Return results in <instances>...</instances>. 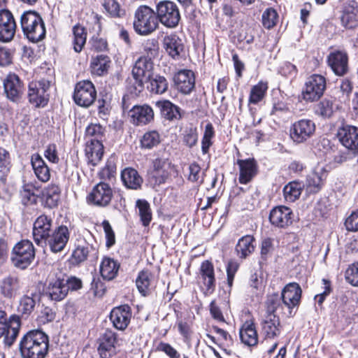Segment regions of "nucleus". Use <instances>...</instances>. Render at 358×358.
I'll use <instances>...</instances> for the list:
<instances>
[{"mask_svg":"<svg viewBox=\"0 0 358 358\" xmlns=\"http://www.w3.org/2000/svg\"><path fill=\"white\" fill-rule=\"evenodd\" d=\"M70 237V232L67 227L61 225L56 228L46 240L50 250L57 253L65 248Z\"/></svg>","mask_w":358,"mask_h":358,"instance_id":"nucleus-16","label":"nucleus"},{"mask_svg":"<svg viewBox=\"0 0 358 358\" xmlns=\"http://www.w3.org/2000/svg\"><path fill=\"white\" fill-rule=\"evenodd\" d=\"M157 17L163 25L169 28L176 27L180 19L179 9L173 1H159L157 5Z\"/></svg>","mask_w":358,"mask_h":358,"instance_id":"nucleus-6","label":"nucleus"},{"mask_svg":"<svg viewBox=\"0 0 358 358\" xmlns=\"http://www.w3.org/2000/svg\"><path fill=\"white\" fill-rule=\"evenodd\" d=\"M48 293L52 300L61 301L64 299L68 294L64 280L58 278L50 282Z\"/></svg>","mask_w":358,"mask_h":358,"instance_id":"nucleus-35","label":"nucleus"},{"mask_svg":"<svg viewBox=\"0 0 358 358\" xmlns=\"http://www.w3.org/2000/svg\"><path fill=\"white\" fill-rule=\"evenodd\" d=\"M131 122L136 125H145L154 118V111L148 105L134 106L129 110Z\"/></svg>","mask_w":358,"mask_h":358,"instance_id":"nucleus-23","label":"nucleus"},{"mask_svg":"<svg viewBox=\"0 0 358 358\" xmlns=\"http://www.w3.org/2000/svg\"><path fill=\"white\" fill-rule=\"evenodd\" d=\"M103 6L112 17H122L125 15V9L117 1H104Z\"/></svg>","mask_w":358,"mask_h":358,"instance_id":"nucleus-55","label":"nucleus"},{"mask_svg":"<svg viewBox=\"0 0 358 358\" xmlns=\"http://www.w3.org/2000/svg\"><path fill=\"white\" fill-rule=\"evenodd\" d=\"M335 110V106L332 101L324 99L317 104L315 113L317 115L324 117H330Z\"/></svg>","mask_w":358,"mask_h":358,"instance_id":"nucleus-51","label":"nucleus"},{"mask_svg":"<svg viewBox=\"0 0 358 358\" xmlns=\"http://www.w3.org/2000/svg\"><path fill=\"white\" fill-rule=\"evenodd\" d=\"M200 274L207 290L213 291L215 287V278L213 264L209 261L203 262L201 265Z\"/></svg>","mask_w":358,"mask_h":358,"instance_id":"nucleus-36","label":"nucleus"},{"mask_svg":"<svg viewBox=\"0 0 358 358\" xmlns=\"http://www.w3.org/2000/svg\"><path fill=\"white\" fill-rule=\"evenodd\" d=\"M106 129L99 123H92L85 129V136L90 140L102 142L105 137Z\"/></svg>","mask_w":358,"mask_h":358,"instance_id":"nucleus-48","label":"nucleus"},{"mask_svg":"<svg viewBox=\"0 0 358 358\" xmlns=\"http://www.w3.org/2000/svg\"><path fill=\"white\" fill-rule=\"evenodd\" d=\"M16 30V24L12 13L8 10H0V41L8 42L13 39Z\"/></svg>","mask_w":358,"mask_h":358,"instance_id":"nucleus-17","label":"nucleus"},{"mask_svg":"<svg viewBox=\"0 0 358 358\" xmlns=\"http://www.w3.org/2000/svg\"><path fill=\"white\" fill-rule=\"evenodd\" d=\"M255 239L253 236L246 235L240 238L236 246V251L238 256L245 258L255 250Z\"/></svg>","mask_w":358,"mask_h":358,"instance_id":"nucleus-41","label":"nucleus"},{"mask_svg":"<svg viewBox=\"0 0 358 358\" xmlns=\"http://www.w3.org/2000/svg\"><path fill=\"white\" fill-rule=\"evenodd\" d=\"M326 87L325 78L318 74L310 76L305 83L302 90V97L307 101L318 100Z\"/></svg>","mask_w":358,"mask_h":358,"instance_id":"nucleus-8","label":"nucleus"},{"mask_svg":"<svg viewBox=\"0 0 358 358\" xmlns=\"http://www.w3.org/2000/svg\"><path fill=\"white\" fill-rule=\"evenodd\" d=\"M166 52L173 58L178 57L183 50V43L176 34L166 36L163 41Z\"/></svg>","mask_w":358,"mask_h":358,"instance_id":"nucleus-31","label":"nucleus"},{"mask_svg":"<svg viewBox=\"0 0 358 358\" xmlns=\"http://www.w3.org/2000/svg\"><path fill=\"white\" fill-rule=\"evenodd\" d=\"M326 178V172L322 166H317L308 176L306 179V189L310 193L317 192L322 185Z\"/></svg>","mask_w":358,"mask_h":358,"instance_id":"nucleus-26","label":"nucleus"},{"mask_svg":"<svg viewBox=\"0 0 358 358\" xmlns=\"http://www.w3.org/2000/svg\"><path fill=\"white\" fill-rule=\"evenodd\" d=\"M73 49L76 52H80L86 43L87 32L85 29L80 24H76L73 28Z\"/></svg>","mask_w":358,"mask_h":358,"instance_id":"nucleus-44","label":"nucleus"},{"mask_svg":"<svg viewBox=\"0 0 358 358\" xmlns=\"http://www.w3.org/2000/svg\"><path fill=\"white\" fill-rule=\"evenodd\" d=\"M4 92L6 96L13 101H17L24 92V86L19 77L10 73L3 80Z\"/></svg>","mask_w":358,"mask_h":358,"instance_id":"nucleus-22","label":"nucleus"},{"mask_svg":"<svg viewBox=\"0 0 358 358\" xmlns=\"http://www.w3.org/2000/svg\"><path fill=\"white\" fill-rule=\"evenodd\" d=\"M19 289L18 279L14 276H7L0 282V291L6 298L13 297Z\"/></svg>","mask_w":358,"mask_h":358,"instance_id":"nucleus-39","label":"nucleus"},{"mask_svg":"<svg viewBox=\"0 0 358 358\" xmlns=\"http://www.w3.org/2000/svg\"><path fill=\"white\" fill-rule=\"evenodd\" d=\"M20 320L17 315H12L7 321L6 313L0 310V338H3L4 343L10 346L18 335Z\"/></svg>","mask_w":358,"mask_h":358,"instance_id":"nucleus-7","label":"nucleus"},{"mask_svg":"<svg viewBox=\"0 0 358 358\" xmlns=\"http://www.w3.org/2000/svg\"><path fill=\"white\" fill-rule=\"evenodd\" d=\"M110 64V59L108 56L97 55L92 59L90 63L91 73L96 76H102L107 73Z\"/></svg>","mask_w":358,"mask_h":358,"instance_id":"nucleus-37","label":"nucleus"},{"mask_svg":"<svg viewBox=\"0 0 358 358\" xmlns=\"http://www.w3.org/2000/svg\"><path fill=\"white\" fill-rule=\"evenodd\" d=\"M156 106L160 109L162 115L168 120H171L180 117L178 107L168 100L157 101Z\"/></svg>","mask_w":358,"mask_h":358,"instance_id":"nucleus-42","label":"nucleus"},{"mask_svg":"<svg viewBox=\"0 0 358 358\" xmlns=\"http://www.w3.org/2000/svg\"><path fill=\"white\" fill-rule=\"evenodd\" d=\"M198 141V133L196 128L190 127L185 130L184 142L189 148L195 145Z\"/></svg>","mask_w":358,"mask_h":358,"instance_id":"nucleus-59","label":"nucleus"},{"mask_svg":"<svg viewBox=\"0 0 358 358\" xmlns=\"http://www.w3.org/2000/svg\"><path fill=\"white\" fill-rule=\"evenodd\" d=\"M294 213L286 206H280L273 208L269 215L271 224L279 228H285L292 224Z\"/></svg>","mask_w":358,"mask_h":358,"instance_id":"nucleus-18","label":"nucleus"},{"mask_svg":"<svg viewBox=\"0 0 358 358\" xmlns=\"http://www.w3.org/2000/svg\"><path fill=\"white\" fill-rule=\"evenodd\" d=\"M96 91L93 83L90 80L78 82L73 94V99L76 104L82 107H89L95 101Z\"/></svg>","mask_w":358,"mask_h":358,"instance_id":"nucleus-9","label":"nucleus"},{"mask_svg":"<svg viewBox=\"0 0 358 358\" xmlns=\"http://www.w3.org/2000/svg\"><path fill=\"white\" fill-rule=\"evenodd\" d=\"M136 206L138 209V215L144 227L150 224L152 216L149 203L144 199H138L136 202Z\"/></svg>","mask_w":358,"mask_h":358,"instance_id":"nucleus-43","label":"nucleus"},{"mask_svg":"<svg viewBox=\"0 0 358 358\" xmlns=\"http://www.w3.org/2000/svg\"><path fill=\"white\" fill-rule=\"evenodd\" d=\"M121 179L124 186L128 189H140L143 183V178L137 171L132 168L124 169L121 173Z\"/></svg>","mask_w":358,"mask_h":358,"instance_id":"nucleus-32","label":"nucleus"},{"mask_svg":"<svg viewBox=\"0 0 358 358\" xmlns=\"http://www.w3.org/2000/svg\"><path fill=\"white\" fill-rule=\"evenodd\" d=\"M50 83L46 80L32 81L29 85L28 97L29 102L36 107L44 106L48 103V90Z\"/></svg>","mask_w":358,"mask_h":358,"instance_id":"nucleus-10","label":"nucleus"},{"mask_svg":"<svg viewBox=\"0 0 358 358\" xmlns=\"http://www.w3.org/2000/svg\"><path fill=\"white\" fill-rule=\"evenodd\" d=\"M210 313L213 318L217 322H225L223 314L220 310V307L215 301H213L210 304Z\"/></svg>","mask_w":358,"mask_h":358,"instance_id":"nucleus-63","label":"nucleus"},{"mask_svg":"<svg viewBox=\"0 0 358 358\" xmlns=\"http://www.w3.org/2000/svg\"><path fill=\"white\" fill-rule=\"evenodd\" d=\"M345 280L352 286L358 287V262L348 266L345 271Z\"/></svg>","mask_w":358,"mask_h":358,"instance_id":"nucleus-56","label":"nucleus"},{"mask_svg":"<svg viewBox=\"0 0 358 358\" xmlns=\"http://www.w3.org/2000/svg\"><path fill=\"white\" fill-rule=\"evenodd\" d=\"M136 287L143 296H146L153 287V275L148 270L139 272L136 280Z\"/></svg>","mask_w":358,"mask_h":358,"instance_id":"nucleus-38","label":"nucleus"},{"mask_svg":"<svg viewBox=\"0 0 358 358\" xmlns=\"http://www.w3.org/2000/svg\"><path fill=\"white\" fill-rule=\"evenodd\" d=\"M24 35L33 43L42 41L46 34L45 23L42 17L35 11L24 12L20 19Z\"/></svg>","mask_w":358,"mask_h":358,"instance_id":"nucleus-2","label":"nucleus"},{"mask_svg":"<svg viewBox=\"0 0 358 358\" xmlns=\"http://www.w3.org/2000/svg\"><path fill=\"white\" fill-rule=\"evenodd\" d=\"M150 85L148 86L149 90L155 94H163L168 88V83L166 78L161 76H155V78H151Z\"/></svg>","mask_w":358,"mask_h":358,"instance_id":"nucleus-49","label":"nucleus"},{"mask_svg":"<svg viewBox=\"0 0 358 358\" xmlns=\"http://www.w3.org/2000/svg\"><path fill=\"white\" fill-rule=\"evenodd\" d=\"M45 157L48 160L52 163H58L59 157L57 155V147L55 144L49 145L44 153Z\"/></svg>","mask_w":358,"mask_h":358,"instance_id":"nucleus-64","label":"nucleus"},{"mask_svg":"<svg viewBox=\"0 0 358 358\" xmlns=\"http://www.w3.org/2000/svg\"><path fill=\"white\" fill-rule=\"evenodd\" d=\"M38 191L37 187L32 182H24L20 192L22 201L24 204L34 203L37 201L36 192Z\"/></svg>","mask_w":358,"mask_h":358,"instance_id":"nucleus-46","label":"nucleus"},{"mask_svg":"<svg viewBox=\"0 0 358 358\" xmlns=\"http://www.w3.org/2000/svg\"><path fill=\"white\" fill-rule=\"evenodd\" d=\"M89 254L88 247L78 245L72 254V259L76 264L85 261Z\"/></svg>","mask_w":358,"mask_h":358,"instance_id":"nucleus-57","label":"nucleus"},{"mask_svg":"<svg viewBox=\"0 0 358 358\" xmlns=\"http://www.w3.org/2000/svg\"><path fill=\"white\" fill-rule=\"evenodd\" d=\"M85 155L88 162L96 166L101 159L103 155V145L99 141L89 140L86 143Z\"/></svg>","mask_w":358,"mask_h":358,"instance_id":"nucleus-27","label":"nucleus"},{"mask_svg":"<svg viewBox=\"0 0 358 358\" xmlns=\"http://www.w3.org/2000/svg\"><path fill=\"white\" fill-rule=\"evenodd\" d=\"M345 225L348 231H358V209L346 218Z\"/></svg>","mask_w":358,"mask_h":358,"instance_id":"nucleus-60","label":"nucleus"},{"mask_svg":"<svg viewBox=\"0 0 358 358\" xmlns=\"http://www.w3.org/2000/svg\"><path fill=\"white\" fill-rule=\"evenodd\" d=\"M342 24L348 29L355 27L358 24V6L357 1H350L345 6L341 15Z\"/></svg>","mask_w":358,"mask_h":358,"instance_id":"nucleus-25","label":"nucleus"},{"mask_svg":"<svg viewBox=\"0 0 358 358\" xmlns=\"http://www.w3.org/2000/svg\"><path fill=\"white\" fill-rule=\"evenodd\" d=\"M282 298L278 293H273L267 296L265 306L266 315H275L276 312L282 306Z\"/></svg>","mask_w":358,"mask_h":358,"instance_id":"nucleus-50","label":"nucleus"},{"mask_svg":"<svg viewBox=\"0 0 358 358\" xmlns=\"http://www.w3.org/2000/svg\"><path fill=\"white\" fill-rule=\"evenodd\" d=\"M328 64L337 76L345 75L348 70V56L345 50H335L327 57Z\"/></svg>","mask_w":358,"mask_h":358,"instance_id":"nucleus-19","label":"nucleus"},{"mask_svg":"<svg viewBox=\"0 0 358 358\" xmlns=\"http://www.w3.org/2000/svg\"><path fill=\"white\" fill-rule=\"evenodd\" d=\"M36 300H38V297L36 293H31L30 295H23L20 300L18 312L21 313L22 316H29L35 308Z\"/></svg>","mask_w":358,"mask_h":358,"instance_id":"nucleus-40","label":"nucleus"},{"mask_svg":"<svg viewBox=\"0 0 358 358\" xmlns=\"http://www.w3.org/2000/svg\"><path fill=\"white\" fill-rule=\"evenodd\" d=\"M315 131L314 122L308 119H302L292 124L289 135L294 142L301 143L312 137Z\"/></svg>","mask_w":358,"mask_h":358,"instance_id":"nucleus-11","label":"nucleus"},{"mask_svg":"<svg viewBox=\"0 0 358 358\" xmlns=\"http://www.w3.org/2000/svg\"><path fill=\"white\" fill-rule=\"evenodd\" d=\"M113 197V190L105 182L97 184L87 196L89 202L94 205L104 207L109 204Z\"/></svg>","mask_w":358,"mask_h":358,"instance_id":"nucleus-15","label":"nucleus"},{"mask_svg":"<svg viewBox=\"0 0 358 358\" xmlns=\"http://www.w3.org/2000/svg\"><path fill=\"white\" fill-rule=\"evenodd\" d=\"M35 256L33 243L29 240H22L13 248L10 259L15 267L23 270L33 263Z\"/></svg>","mask_w":358,"mask_h":358,"instance_id":"nucleus-5","label":"nucleus"},{"mask_svg":"<svg viewBox=\"0 0 358 358\" xmlns=\"http://www.w3.org/2000/svg\"><path fill=\"white\" fill-rule=\"evenodd\" d=\"M213 329L219 336V340L222 345L230 346L233 344V340L228 332L218 327H213Z\"/></svg>","mask_w":358,"mask_h":358,"instance_id":"nucleus-61","label":"nucleus"},{"mask_svg":"<svg viewBox=\"0 0 358 358\" xmlns=\"http://www.w3.org/2000/svg\"><path fill=\"white\" fill-rule=\"evenodd\" d=\"M159 142L160 136L156 131H150L145 133L141 141L142 147L148 149L156 146Z\"/></svg>","mask_w":358,"mask_h":358,"instance_id":"nucleus-54","label":"nucleus"},{"mask_svg":"<svg viewBox=\"0 0 358 358\" xmlns=\"http://www.w3.org/2000/svg\"><path fill=\"white\" fill-rule=\"evenodd\" d=\"M55 318V313L49 307H45L40 313L37 317V321L39 324H45L52 322Z\"/></svg>","mask_w":358,"mask_h":358,"instance_id":"nucleus-58","label":"nucleus"},{"mask_svg":"<svg viewBox=\"0 0 358 358\" xmlns=\"http://www.w3.org/2000/svg\"><path fill=\"white\" fill-rule=\"evenodd\" d=\"M60 188L58 185L51 184L45 189L46 202L50 207L57 205L59 199Z\"/></svg>","mask_w":358,"mask_h":358,"instance_id":"nucleus-52","label":"nucleus"},{"mask_svg":"<svg viewBox=\"0 0 358 358\" xmlns=\"http://www.w3.org/2000/svg\"><path fill=\"white\" fill-rule=\"evenodd\" d=\"M302 185L295 181L290 182L283 189L284 196L286 201L294 202L301 194Z\"/></svg>","mask_w":358,"mask_h":358,"instance_id":"nucleus-47","label":"nucleus"},{"mask_svg":"<svg viewBox=\"0 0 358 358\" xmlns=\"http://www.w3.org/2000/svg\"><path fill=\"white\" fill-rule=\"evenodd\" d=\"M240 339L248 346H254L258 342L257 332L251 321H246L239 330Z\"/></svg>","mask_w":358,"mask_h":358,"instance_id":"nucleus-29","label":"nucleus"},{"mask_svg":"<svg viewBox=\"0 0 358 358\" xmlns=\"http://www.w3.org/2000/svg\"><path fill=\"white\" fill-rule=\"evenodd\" d=\"M174 83L178 91L185 94H189L194 88L195 78L190 70H182L174 76Z\"/></svg>","mask_w":358,"mask_h":358,"instance_id":"nucleus-24","label":"nucleus"},{"mask_svg":"<svg viewBox=\"0 0 358 358\" xmlns=\"http://www.w3.org/2000/svg\"><path fill=\"white\" fill-rule=\"evenodd\" d=\"M31 162L37 178L41 182H48L50 178V172L42 157L39 155H33Z\"/></svg>","mask_w":358,"mask_h":358,"instance_id":"nucleus-33","label":"nucleus"},{"mask_svg":"<svg viewBox=\"0 0 358 358\" xmlns=\"http://www.w3.org/2000/svg\"><path fill=\"white\" fill-rule=\"evenodd\" d=\"M116 334L110 330H106L99 338L98 352L101 358H110L116 354Z\"/></svg>","mask_w":358,"mask_h":358,"instance_id":"nucleus-21","label":"nucleus"},{"mask_svg":"<svg viewBox=\"0 0 358 358\" xmlns=\"http://www.w3.org/2000/svg\"><path fill=\"white\" fill-rule=\"evenodd\" d=\"M120 264L110 257L103 258L100 265V273L103 279L111 280L114 279L118 273Z\"/></svg>","mask_w":358,"mask_h":358,"instance_id":"nucleus-34","label":"nucleus"},{"mask_svg":"<svg viewBox=\"0 0 358 358\" xmlns=\"http://www.w3.org/2000/svg\"><path fill=\"white\" fill-rule=\"evenodd\" d=\"M278 18V15L275 10L268 8L262 14V24L266 29H270L276 24Z\"/></svg>","mask_w":358,"mask_h":358,"instance_id":"nucleus-53","label":"nucleus"},{"mask_svg":"<svg viewBox=\"0 0 358 358\" xmlns=\"http://www.w3.org/2000/svg\"><path fill=\"white\" fill-rule=\"evenodd\" d=\"M301 293V288L296 282L288 283L282 289L281 292L282 303L288 308L289 315L292 314L293 309L299 305Z\"/></svg>","mask_w":358,"mask_h":358,"instance_id":"nucleus-13","label":"nucleus"},{"mask_svg":"<svg viewBox=\"0 0 358 358\" xmlns=\"http://www.w3.org/2000/svg\"><path fill=\"white\" fill-rule=\"evenodd\" d=\"M268 90V83L266 82L260 81L254 85L250 93L249 103L256 104L261 101Z\"/></svg>","mask_w":358,"mask_h":358,"instance_id":"nucleus-45","label":"nucleus"},{"mask_svg":"<svg viewBox=\"0 0 358 358\" xmlns=\"http://www.w3.org/2000/svg\"><path fill=\"white\" fill-rule=\"evenodd\" d=\"M116 172V166L111 162H108L106 165L101 169L99 176L102 179L110 180L114 177Z\"/></svg>","mask_w":358,"mask_h":358,"instance_id":"nucleus-62","label":"nucleus"},{"mask_svg":"<svg viewBox=\"0 0 358 358\" xmlns=\"http://www.w3.org/2000/svg\"><path fill=\"white\" fill-rule=\"evenodd\" d=\"M131 317V308L128 305L114 308L110 315V320L114 327L118 330H124L128 327Z\"/></svg>","mask_w":358,"mask_h":358,"instance_id":"nucleus-20","label":"nucleus"},{"mask_svg":"<svg viewBox=\"0 0 358 358\" xmlns=\"http://www.w3.org/2000/svg\"><path fill=\"white\" fill-rule=\"evenodd\" d=\"M133 25L135 31L139 35H149L158 27L157 17L151 8L141 6L135 12Z\"/></svg>","mask_w":358,"mask_h":358,"instance_id":"nucleus-4","label":"nucleus"},{"mask_svg":"<svg viewBox=\"0 0 358 358\" xmlns=\"http://www.w3.org/2000/svg\"><path fill=\"white\" fill-rule=\"evenodd\" d=\"M153 76V62L148 57L138 58L132 69L133 82L129 90L131 93L138 95L144 89V84Z\"/></svg>","mask_w":358,"mask_h":358,"instance_id":"nucleus-3","label":"nucleus"},{"mask_svg":"<svg viewBox=\"0 0 358 358\" xmlns=\"http://www.w3.org/2000/svg\"><path fill=\"white\" fill-rule=\"evenodd\" d=\"M338 138L341 144L354 155L358 153V128L344 125L338 129Z\"/></svg>","mask_w":358,"mask_h":358,"instance_id":"nucleus-14","label":"nucleus"},{"mask_svg":"<svg viewBox=\"0 0 358 358\" xmlns=\"http://www.w3.org/2000/svg\"><path fill=\"white\" fill-rule=\"evenodd\" d=\"M48 345V337L44 332L32 330L22 338L20 350L23 358H45Z\"/></svg>","mask_w":358,"mask_h":358,"instance_id":"nucleus-1","label":"nucleus"},{"mask_svg":"<svg viewBox=\"0 0 358 358\" xmlns=\"http://www.w3.org/2000/svg\"><path fill=\"white\" fill-rule=\"evenodd\" d=\"M52 220L45 215L38 216L34 223L33 237L35 243L40 245L46 243L49 235L52 232Z\"/></svg>","mask_w":358,"mask_h":358,"instance_id":"nucleus-12","label":"nucleus"},{"mask_svg":"<svg viewBox=\"0 0 358 358\" xmlns=\"http://www.w3.org/2000/svg\"><path fill=\"white\" fill-rule=\"evenodd\" d=\"M237 164L239 166V182L241 184L249 182L257 173V166L254 159H238Z\"/></svg>","mask_w":358,"mask_h":358,"instance_id":"nucleus-28","label":"nucleus"},{"mask_svg":"<svg viewBox=\"0 0 358 358\" xmlns=\"http://www.w3.org/2000/svg\"><path fill=\"white\" fill-rule=\"evenodd\" d=\"M280 320L276 315H266L262 323V332L266 339L274 338L280 333Z\"/></svg>","mask_w":358,"mask_h":358,"instance_id":"nucleus-30","label":"nucleus"}]
</instances>
